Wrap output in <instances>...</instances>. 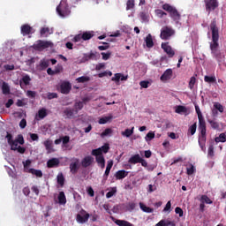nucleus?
Instances as JSON below:
<instances>
[{
	"label": "nucleus",
	"mask_w": 226,
	"mask_h": 226,
	"mask_svg": "<svg viewBox=\"0 0 226 226\" xmlns=\"http://www.w3.org/2000/svg\"><path fill=\"white\" fill-rule=\"evenodd\" d=\"M210 29L212 31V42H210V50L211 54L218 51V47L220 44L218 43V40H220V34L218 30V26H216V21H213L210 24Z\"/></svg>",
	"instance_id": "1"
},
{
	"label": "nucleus",
	"mask_w": 226,
	"mask_h": 226,
	"mask_svg": "<svg viewBox=\"0 0 226 226\" xmlns=\"http://www.w3.org/2000/svg\"><path fill=\"white\" fill-rule=\"evenodd\" d=\"M5 139H7V142L9 146H11V151H17L19 144H20V146H24L25 141L24 136L22 134L18 135L17 139H13V135H11L10 132H7Z\"/></svg>",
	"instance_id": "2"
},
{
	"label": "nucleus",
	"mask_w": 226,
	"mask_h": 226,
	"mask_svg": "<svg viewBox=\"0 0 226 226\" xmlns=\"http://www.w3.org/2000/svg\"><path fill=\"white\" fill-rule=\"evenodd\" d=\"M162 10L165 11H169L170 17L175 21L180 20L181 19V14H179V11H177V9L173 7L172 5L169 4H164L162 5Z\"/></svg>",
	"instance_id": "3"
},
{
	"label": "nucleus",
	"mask_w": 226,
	"mask_h": 226,
	"mask_svg": "<svg viewBox=\"0 0 226 226\" xmlns=\"http://www.w3.org/2000/svg\"><path fill=\"white\" fill-rule=\"evenodd\" d=\"M56 12L60 17H68L72 13V11H70V6H68L66 1L62 0L56 7Z\"/></svg>",
	"instance_id": "4"
},
{
	"label": "nucleus",
	"mask_w": 226,
	"mask_h": 226,
	"mask_svg": "<svg viewBox=\"0 0 226 226\" xmlns=\"http://www.w3.org/2000/svg\"><path fill=\"white\" fill-rule=\"evenodd\" d=\"M174 34H176V31L172 27L163 26L161 29L160 38L161 40H170Z\"/></svg>",
	"instance_id": "5"
},
{
	"label": "nucleus",
	"mask_w": 226,
	"mask_h": 226,
	"mask_svg": "<svg viewBox=\"0 0 226 226\" xmlns=\"http://www.w3.org/2000/svg\"><path fill=\"white\" fill-rule=\"evenodd\" d=\"M56 89L62 94H70V91H72V83H70V81H63Z\"/></svg>",
	"instance_id": "6"
},
{
	"label": "nucleus",
	"mask_w": 226,
	"mask_h": 226,
	"mask_svg": "<svg viewBox=\"0 0 226 226\" xmlns=\"http://www.w3.org/2000/svg\"><path fill=\"white\" fill-rule=\"evenodd\" d=\"M50 45H52V43L49 41L39 40L36 43L34 44L33 48L34 50H43L45 49H49Z\"/></svg>",
	"instance_id": "7"
},
{
	"label": "nucleus",
	"mask_w": 226,
	"mask_h": 226,
	"mask_svg": "<svg viewBox=\"0 0 226 226\" xmlns=\"http://www.w3.org/2000/svg\"><path fill=\"white\" fill-rule=\"evenodd\" d=\"M161 48L164 50L165 53L169 56V57H174L176 56V52L172 49V47L169 45V42H162L161 44Z\"/></svg>",
	"instance_id": "8"
},
{
	"label": "nucleus",
	"mask_w": 226,
	"mask_h": 226,
	"mask_svg": "<svg viewBox=\"0 0 226 226\" xmlns=\"http://www.w3.org/2000/svg\"><path fill=\"white\" fill-rule=\"evenodd\" d=\"M207 11H214L215 8H218V0H205Z\"/></svg>",
	"instance_id": "9"
},
{
	"label": "nucleus",
	"mask_w": 226,
	"mask_h": 226,
	"mask_svg": "<svg viewBox=\"0 0 226 226\" xmlns=\"http://www.w3.org/2000/svg\"><path fill=\"white\" fill-rule=\"evenodd\" d=\"M82 215L78 214L76 215V220H77L78 223H87V222H88V220H89V217L91 216V215H89L87 212H86V210H82Z\"/></svg>",
	"instance_id": "10"
},
{
	"label": "nucleus",
	"mask_w": 226,
	"mask_h": 226,
	"mask_svg": "<svg viewBox=\"0 0 226 226\" xmlns=\"http://www.w3.org/2000/svg\"><path fill=\"white\" fill-rule=\"evenodd\" d=\"M93 162H94V158H93L91 155H88L81 161V165L84 167V169H87V167H91V165H93Z\"/></svg>",
	"instance_id": "11"
},
{
	"label": "nucleus",
	"mask_w": 226,
	"mask_h": 226,
	"mask_svg": "<svg viewBox=\"0 0 226 226\" xmlns=\"http://www.w3.org/2000/svg\"><path fill=\"white\" fill-rule=\"evenodd\" d=\"M173 72L172 69H167L163 74L161 76L162 82H167V80H170L172 79Z\"/></svg>",
	"instance_id": "12"
},
{
	"label": "nucleus",
	"mask_w": 226,
	"mask_h": 226,
	"mask_svg": "<svg viewBox=\"0 0 226 226\" xmlns=\"http://www.w3.org/2000/svg\"><path fill=\"white\" fill-rule=\"evenodd\" d=\"M33 27L27 24L21 26V34L23 36H27L28 34H32Z\"/></svg>",
	"instance_id": "13"
},
{
	"label": "nucleus",
	"mask_w": 226,
	"mask_h": 226,
	"mask_svg": "<svg viewBox=\"0 0 226 226\" xmlns=\"http://www.w3.org/2000/svg\"><path fill=\"white\" fill-rule=\"evenodd\" d=\"M64 116H66V117H68L69 119H72L75 116V114H79V110L72 108H66L64 110Z\"/></svg>",
	"instance_id": "14"
},
{
	"label": "nucleus",
	"mask_w": 226,
	"mask_h": 226,
	"mask_svg": "<svg viewBox=\"0 0 226 226\" xmlns=\"http://www.w3.org/2000/svg\"><path fill=\"white\" fill-rule=\"evenodd\" d=\"M69 169L70 172L72 174H77V172H79V169H80V166L79 165V159H76L75 162H71Z\"/></svg>",
	"instance_id": "15"
},
{
	"label": "nucleus",
	"mask_w": 226,
	"mask_h": 226,
	"mask_svg": "<svg viewBox=\"0 0 226 226\" xmlns=\"http://www.w3.org/2000/svg\"><path fill=\"white\" fill-rule=\"evenodd\" d=\"M98 56H100V54H98V52L94 51H91L89 54H86L84 56V59L85 61H96V59H98Z\"/></svg>",
	"instance_id": "16"
},
{
	"label": "nucleus",
	"mask_w": 226,
	"mask_h": 226,
	"mask_svg": "<svg viewBox=\"0 0 226 226\" xmlns=\"http://www.w3.org/2000/svg\"><path fill=\"white\" fill-rule=\"evenodd\" d=\"M43 146L45 147L48 154H50V153H54V146L52 143V139H47L43 142Z\"/></svg>",
	"instance_id": "17"
},
{
	"label": "nucleus",
	"mask_w": 226,
	"mask_h": 226,
	"mask_svg": "<svg viewBox=\"0 0 226 226\" xmlns=\"http://www.w3.org/2000/svg\"><path fill=\"white\" fill-rule=\"evenodd\" d=\"M141 159L142 157H140V154H136L129 158L128 163H131L132 165H137V163H140Z\"/></svg>",
	"instance_id": "18"
},
{
	"label": "nucleus",
	"mask_w": 226,
	"mask_h": 226,
	"mask_svg": "<svg viewBox=\"0 0 226 226\" xmlns=\"http://www.w3.org/2000/svg\"><path fill=\"white\" fill-rule=\"evenodd\" d=\"M48 169H54L55 167H59V159L52 158L47 162Z\"/></svg>",
	"instance_id": "19"
},
{
	"label": "nucleus",
	"mask_w": 226,
	"mask_h": 226,
	"mask_svg": "<svg viewBox=\"0 0 226 226\" xmlns=\"http://www.w3.org/2000/svg\"><path fill=\"white\" fill-rule=\"evenodd\" d=\"M199 130L200 134H206V132H207L206 120L204 118L199 119Z\"/></svg>",
	"instance_id": "20"
},
{
	"label": "nucleus",
	"mask_w": 226,
	"mask_h": 226,
	"mask_svg": "<svg viewBox=\"0 0 226 226\" xmlns=\"http://www.w3.org/2000/svg\"><path fill=\"white\" fill-rule=\"evenodd\" d=\"M146 45L147 49H153L154 47V42L153 41V35L151 34H148L145 39Z\"/></svg>",
	"instance_id": "21"
},
{
	"label": "nucleus",
	"mask_w": 226,
	"mask_h": 226,
	"mask_svg": "<svg viewBox=\"0 0 226 226\" xmlns=\"http://www.w3.org/2000/svg\"><path fill=\"white\" fill-rule=\"evenodd\" d=\"M126 176H128V171H126L124 170H118L115 174V177L117 180L124 179V177H126Z\"/></svg>",
	"instance_id": "22"
},
{
	"label": "nucleus",
	"mask_w": 226,
	"mask_h": 226,
	"mask_svg": "<svg viewBox=\"0 0 226 226\" xmlns=\"http://www.w3.org/2000/svg\"><path fill=\"white\" fill-rule=\"evenodd\" d=\"M81 34H82L81 38H82L83 41H87V40H91V38H93V36H94V32L87 31Z\"/></svg>",
	"instance_id": "23"
},
{
	"label": "nucleus",
	"mask_w": 226,
	"mask_h": 226,
	"mask_svg": "<svg viewBox=\"0 0 226 226\" xmlns=\"http://www.w3.org/2000/svg\"><path fill=\"white\" fill-rule=\"evenodd\" d=\"M49 64H50L49 60L42 59L40 62L39 70H41V71L47 70V68H49Z\"/></svg>",
	"instance_id": "24"
},
{
	"label": "nucleus",
	"mask_w": 226,
	"mask_h": 226,
	"mask_svg": "<svg viewBox=\"0 0 226 226\" xmlns=\"http://www.w3.org/2000/svg\"><path fill=\"white\" fill-rule=\"evenodd\" d=\"M212 55L218 63H222L223 59H225V56L222 55V52H220V50L215 51L214 53H212Z\"/></svg>",
	"instance_id": "25"
},
{
	"label": "nucleus",
	"mask_w": 226,
	"mask_h": 226,
	"mask_svg": "<svg viewBox=\"0 0 226 226\" xmlns=\"http://www.w3.org/2000/svg\"><path fill=\"white\" fill-rule=\"evenodd\" d=\"M29 174H33V176H36V177H43V172L41 170H34L33 168L28 170Z\"/></svg>",
	"instance_id": "26"
},
{
	"label": "nucleus",
	"mask_w": 226,
	"mask_h": 226,
	"mask_svg": "<svg viewBox=\"0 0 226 226\" xmlns=\"http://www.w3.org/2000/svg\"><path fill=\"white\" fill-rule=\"evenodd\" d=\"M95 160L101 169H105V157L103 155L95 157Z\"/></svg>",
	"instance_id": "27"
},
{
	"label": "nucleus",
	"mask_w": 226,
	"mask_h": 226,
	"mask_svg": "<svg viewBox=\"0 0 226 226\" xmlns=\"http://www.w3.org/2000/svg\"><path fill=\"white\" fill-rule=\"evenodd\" d=\"M207 155L210 157V158H213V156H215V141L212 140L210 142V145L208 147V152H207Z\"/></svg>",
	"instance_id": "28"
},
{
	"label": "nucleus",
	"mask_w": 226,
	"mask_h": 226,
	"mask_svg": "<svg viewBox=\"0 0 226 226\" xmlns=\"http://www.w3.org/2000/svg\"><path fill=\"white\" fill-rule=\"evenodd\" d=\"M113 165H114L113 161H109L108 162L106 170L104 172V177H106V179L109 177V174H110V170H111Z\"/></svg>",
	"instance_id": "29"
},
{
	"label": "nucleus",
	"mask_w": 226,
	"mask_h": 226,
	"mask_svg": "<svg viewBox=\"0 0 226 226\" xmlns=\"http://www.w3.org/2000/svg\"><path fill=\"white\" fill-rule=\"evenodd\" d=\"M40 34L42 38H47V36H49V34H51L50 28H49V27L41 28Z\"/></svg>",
	"instance_id": "30"
},
{
	"label": "nucleus",
	"mask_w": 226,
	"mask_h": 226,
	"mask_svg": "<svg viewBox=\"0 0 226 226\" xmlns=\"http://www.w3.org/2000/svg\"><path fill=\"white\" fill-rule=\"evenodd\" d=\"M115 223L116 225H118V226H133L132 222L124 220H119V219L116 220Z\"/></svg>",
	"instance_id": "31"
},
{
	"label": "nucleus",
	"mask_w": 226,
	"mask_h": 226,
	"mask_svg": "<svg viewBox=\"0 0 226 226\" xmlns=\"http://www.w3.org/2000/svg\"><path fill=\"white\" fill-rule=\"evenodd\" d=\"M58 204L64 205L66 204V195L64 192H60L58 194Z\"/></svg>",
	"instance_id": "32"
},
{
	"label": "nucleus",
	"mask_w": 226,
	"mask_h": 226,
	"mask_svg": "<svg viewBox=\"0 0 226 226\" xmlns=\"http://www.w3.org/2000/svg\"><path fill=\"white\" fill-rule=\"evenodd\" d=\"M204 80H205V82H207V84H216V77L215 76L206 75L204 77Z\"/></svg>",
	"instance_id": "33"
},
{
	"label": "nucleus",
	"mask_w": 226,
	"mask_h": 226,
	"mask_svg": "<svg viewBox=\"0 0 226 226\" xmlns=\"http://www.w3.org/2000/svg\"><path fill=\"white\" fill-rule=\"evenodd\" d=\"M139 207H140L141 210H143L144 213H153L154 211V209L146 206L142 202L139 203Z\"/></svg>",
	"instance_id": "34"
},
{
	"label": "nucleus",
	"mask_w": 226,
	"mask_h": 226,
	"mask_svg": "<svg viewBox=\"0 0 226 226\" xmlns=\"http://www.w3.org/2000/svg\"><path fill=\"white\" fill-rule=\"evenodd\" d=\"M37 117L39 119H45L47 117V109L45 108L39 109Z\"/></svg>",
	"instance_id": "35"
},
{
	"label": "nucleus",
	"mask_w": 226,
	"mask_h": 226,
	"mask_svg": "<svg viewBox=\"0 0 226 226\" xmlns=\"http://www.w3.org/2000/svg\"><path fill=\"white\" fill-rule=\"evenodd\" d=\"M135 130V127H132V129H125L124 132H122L123 137H132L133 135V131Z\"/></svg>",
	"instance_id": "36"
},
{
	"label": "nucleus",
	"mask_w": 226,
	"mask_h": 226,
	"mask_svg": "<svg viewBox=\"0 0 226 226\" xmlns=\"http://www.w3.org/2000/svg\"><path fill=\"white\" fill-rule=\"evenodd\" d=\"M57 185L60 186H64V175L63 173H59L56 177Z\"/></svg>",
	"instance_id": "37"
},
{
	"label": "nucleus",
	"mask_w": 226,
	"mask_h": 226,
	"mask_svg": "<svg viewBox=\"0 0 226 226\" xmlns=\"http://www.w3.org/2000/svg\"><path fill=\"white\" fill-rule=\"evenodd\" d=\"M215 142L218 144V142H226V134L225 132H222L219 135V137L215 138Z\"/></svg>",
	"instance_id": "38"
},
{
	"label": "nucleus",
	"mask_w": 226,
	"mask_h": 226,
	"mask_svg": "<svg viewBox=\"0 0 226 226\" xmlns=\"http://www.w3.org/2000/svg\"><path fill=\"white\" fill-rule=\"evenodd\" d=\"M2 93H3V94H10V86H8V83H6V82L3 83Z\"/></svg>",
	"instance_id": "39"
},
{
	"label": "nucleus",
	"mask_w": 226,
	"mask_h": 226,
	"mask_svg": "<svg viewBox=\"0 0 226 226\" xmlns=\"http://www.w3.org/2000/svg\"><path fill=\"white\" fill-rule=\"evenodd\" d=\"M196 82H197V79L195 78V76L191 77L189 85H188L189 89L193 90V87H195Z\"/></svg>",
	"instance_id": "40"
},
{
	"label": "nucleus",
	"mask_w": 226,
	"mask_h": 226,
	"mask_svg": "<svg viewBox=\"0 0 226 226\" xmlns=\"http://www.w3.org/2000/svg\"><path fill=\"white\" fill-rule=\"evenodd\" d=\"M112 119V116L103 117L99 119V124H107L109 121Z\"/></svg>",
	"instance_id": "41"
},
{
	"label": "nucleus",
	"mask_w": 226,
	"mask_h": 226,
	"mask_svg": "<svg viewBox=\"0 0 226 226\" xmlns=\"http://www.w3.org/2000/svg\"><path fill=\"white\" fill-rule=\"evenodd\" d=\"M135 8V0H127L126 10H133Z\"/></svg>",
	"instance_id": "42"
},
{
	"label": "nucleus",
	"mask_w": 226,
	"mask_h": 226,
	"mask_svg": "<svg viewBox=\"0 0 226 226\" xmlns=\"http://www.w3.org/2000/svg\"><path fill=\"white\" fill-rule=\"evenodd\" d=\"M76 80L79 84H84V82H89V80H91V79L87 76H81V77L78 78Z\"/></svg>",
	"instance_id": "43"
},
{
	"label": "nucleus",
	"mask_w": 226,
	"mask_h": 226,
	"mask_svg": "<svg viewBox=\"0 0 226 226\" xmlns=\"http://www.w3.org/2000/svg\"><path fill=\"white\" fill-rule=\"evenodd\" d=\"M92 154H93V156H95V158L98 157V156H103V154L102 152V148H100V147L92 150Z\"/></svg>",
	"instance_id": "44"
},
{
	"label": "nucleus",
	"mask_w": 226,
	"mask_h": 226,
	"mask_svg": "<svg viewBox=\"0 0 226 226\" xmlns=\"http://www.w3.org/2000/svg\"><path fill=\"white\" fill-rule=\"evenodd\" d=\"M117 192V189H116V187H113L111 189V191H109L106 193V198L110 199V198L114 197V195H116Z\"/></svg>",
	"instance_id": "45"
},
{
	"label": "nucleus",
	"mask_w": 226,
	"mask_h": 226,
	"mask_svg": "<svg viewBox=\"0 0 226 226\" xmlns=\"http://www.w3.org/2000/svg\"><path fill=\"white\" fill-rule=\"evenodd\" d=\"M153 139H154V132H153L152 131H150L149 132H147V134L145 137V139L147 142H149L151 140H153Z\"/></svg>",
	"instance_id": "46"
},
{
	"label": "nucleus",
	"mask_w": 226,
	"mask_h": 226,
	"mask_svg": "<svg viewBox=\"0 0 226 226\" xmlns=\"http://www.w3.org/2000/svg\"><path fill=\"white\" fill-rule=\"evenodd\" d=\"M135 207H137V203H135V202H129L126 205L127 211H133V209H135Z\"/></svg>",
	"instance_id": "47"
},
{
	"label": "nucleus",
	"mask_w": 226,
	"mask_h": 226,
	"mask_svg": "<svg viewBox=\"0 0 226 226\" xmlns=\"http://www.w3.org/2000/svg\"><path fill=\"white\" fill-rule=\"evenodd\" d=\"M188 132L191 133V135H195V132H197V123H194L192 125H191Z\"/></svg>",
	"instance_id": "48"
},
{
	"label": "nucleus",
	"mask_w": 226,
	"mask_h": 226,
	"mask_svg": "<svg viewBox=\"0 0 226 226\" xmlns=\"http://www.w3.org/2000/svg\"><path fill=\"white\" fill-rule=\"evenodd\" d=\"M172 211V203L170 201H168L165 207L163 208L164 213H170Z\"/></svg>",
	"instance_id": "49"
},
{
	"label": "nucleus",
	"mask_w": 226,
	"mask_h": 226,
	"mask_svg": "<svg viewBox=\"0 0 226 226\" xmlns=\"http://www.w3.org/2000/svg\"><path fill=\"white\" fill-rule=\"evenodd\" d=\"M176 215H178L179 218H183L185 212L183 211L182 207H177L175 208Z\"/></svg>",
	"instance_id": "50"
},
{
	"label": "nucleus",
	"mask_w": 226,
	"mask_h": 226,
	"mask_svg": "<svg viewBox=\"0 0 226 226\" xmlns=\"http://www.w3.org/2000/svg\"><path fill=\"white\" fill-rule=\"evenodd\" d=\"M208 123L214 130H218V128H220V124H218V122L209 120Z\"/></svg>",
	"instance_id": "51"
},
{
	"label": "nucleus",
	"mask_w": 226,
	"mask_h": 226,
	"mask_svg": "<svg viewBox=\"0 0 226 226\" xmlns=\"http://www.w3.org/2000/svg\"><path fill=\"white\" fill-rule=\"evenodd\" d=\"M21 80L25 86H29V83L31 82V77H29V75L23 76Z\"/></svg>",
	"instance_id": "52"
},
{
	"label": "nucleus",
	"mask_w": 226,
	"mask_h": 226,
	"mask_svg": "<svg viewBox=\"0 0 226 226\" xmlns=\"http://www.w3.org/2000/svg\"><path fill=\"white\" fill-rule=\"evenodd\" d=\"M202 202H205V204H213V200L207 197V195H202L201 196Z\"/></svg>",
	"instance_id": "53"
},
{
	"label": "nucleus",
	"mask_w": 226,
	"mask_h": 226,
	"mask_svg": "<svg viewBox=\"0 0 226 226\" xmlns=\"http://www.w3.org/2000/svg\"><path fill=\"white\" fill-rule=\"evenodd\" d=\"M155 15H157V17H159L160 19H163V17H165V15H167V14L165 11H163L160 9H157V10H155Z\"/></svg>",
	"instance_id": "54"
},
{
	"label": "nucleus",
	"mask_w": 226,
	"mask_h": 226,
	"mask_svg": "<svg viewBox=\"0 0 226 226\" xmlns=\"http://www.w3.org/2000/svg\"><path fill=\"white\" fill-rule=\"evenodd\" d=\"M76 109L74 110H82L84 109V102H79L74 104Z\"/></svg>",
	"instance_id": "55"
},
{
	"label": "nucleus",
	"mask_w": 226,
	"mask_h": 226,
	"mask_svg": "<svg viewBox=\"0 0 226 226\" xmlns=\"http://www.w3.org/2000/svg\"><path fill=\"white\" fill-rule=\"evenodd\" d=\"M101 54L102 56L103 61H108V59H110V56H112V53L110 51H108L107 53L102 52Z\"/></svg>",
	"instance_id": "56"
},
{
	"label": "nucleus",
	"mask_w": 226,
	"mask_h": 226,
	"mask_svg": "<svg viewBox=\"0 0 226 226\" xmlns=\"http://www.w3.org/2000/svg\"><path fill=\"white\" fill-rule=\"evenodd\" d=\"M195 110L198 116V119H203L204 117L202 116V112L200 111V108L199 107V105H195Z\"/></svg>",
	"instance_id": "57"
},
{
	"label": "nucleus",
	"mask_w": 226,
	"mask_h": 226,
	"mask_svg": "<svg viewBox=\"0 0 226 226\" xmlns=\"http://www.w3.org/2000/svg\"><path fill=\"white\" fill-rule=\"evenodd\" d=\"M175 112L177 114H181L183 112H186V107H185V106H177L176 110H175Z\"/></svg>",
	"instance_id": "58"
},
{
	"label": "nucleus",
	"mask_w": 226,
	"mask_h": 226,
	"mask_svg": "<svg viewBox=\"0 0 226 226\" xmlns=\"http://www.w3.org/2000/svg\"><path fill=\"white\" fill-rule=\"evenodd\" d=\"M103 46H98L99 50H107L108 49H110V45H109L108 42H101Z\"/></svg>",
	"instance_id": "59"
},
{
	"label": "nucleus",
	"mask_w": 226,
	"mask_h": 226,
	"mask_svg": "<svg viewBox=\"0 0 226 226\" xmlns=\"http://www.w3.org/2000/svg\"><path fill=\"white\" fill-rule=\"evenodd\" d=\"M112 133V129L107 128L101 133V137H107V135H110Z\"/></svg>",
	"instance_id": "60"
},
{
	"label": "nucleus",
	"mask_w": 226,
	"mask_h": 226,
	"mask_svg": "<svg viewBox=\"0 0 226 226\" xmlns=\"http://www.w3.org/2000/svg\"><path fill=\"white\" fill-rule=\"evenodd\" d=\"M48 100H54V98H57V93H48L47 94Z\"/></svg>",
	"instance_id": "61"
},
{
	"label": "nucleus",
	"mask_w": 226,
	"mask_h": 226,
	"mask_svg": "<svg viewBox=\"0 0 226 226\" xmlns=\"http://www.w3.org/2000/svg\"><path fill=\"white\" fill-rule=\"evenodd\" d=\"M199 144H206V134H200V135Z\"/></svg>",
	"instance_id": "62"
},
{
	"label": "nucleus",
	"mask_w": 226,
	"mask_h": 226,
	"mask_svg": "<svg viewBox=\"0 0 226 226\" xmlns=\"http://www.w3.org/2000/svg\"><path fill=\"white\" fill-rule=\"evenodd\" d=\"M186 170H187V175L192 176V174L195 172V167L193 165H191V167L187 168Z\"/></svg>",
	"instance_id": "63"
},
{
	"label": "nucleus",
	"mask_w": 226,
	"mask_h": 226,
	"mask_svg": "<svg viewBox=\"0 0 226 226\" xmlns=\"http://www.w3.org/2000/svg\"><path fill=\"white\" fill-rule=\"evenodd\" d=\"M155 226H169V222L166 220H161Z\"/></svg>",
	"instance_id": "64"
}]
</instances>
